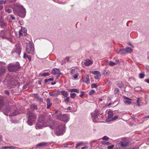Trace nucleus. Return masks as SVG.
<instances>
[{
  "label": "nucleus",
  "mask_w": 149,
  "mask_h": 149,
  "mask_svg": "<svg viewBox=\"0 0 149 149\" xmlns=\"http://www.w3.org/2000/svg\"><path fill=\"white\" fill-rule=\"evenodd\" d=\"M71 145V144H69L65 143V144H63V146L64 147L68 148V146H70Z\"/></svg>",
  "instance_id": "49530a36"
},
{
  "label": "nucleus",
  "mask_w": 149,
  "mask_h": 149,
  "mask_svg": "<svg viewBox=\"0 0 149 149\" xmlns=\"http://www.w3.org/2000/svg\"><path fill=\"white\" fill-rule=\"evenodd\" d=\"M66 98L64 99V101L65 102H69V97H66Z\"/></svg>",
  "instance_id": "37998d69"
},
{
  "label": "nucleus",
  "mask_w": 149,
  "mask_h": 149,
  "mask_svg": "<svg viewBox=\"0 0 149 149\" xmlns=\"http://www.w3.org/2000/svg\"><path fill=\"white\" fill-rule=\"evenodd\" d=\"M70 58L69 57H67L65 58V60L67 61H68L69 60Z\"/></svg>",
  "instance_id": "69168bd1"
},
{
  "label": "nucleus",
  "mask_w": 149,
  "mask_h": 149,
  "mask_svg": "<svg viewBox=\"0 0 149 149\" xmlns=\"http://www.w3.org/2000/svg\"><path fill=\"white\" fill-rule=\"evenodd\" d=\"M65 125L59 124L54 130L55 134L58 136L62 135L65 132Z\"/></svg>",
  "instance_id": "f03ea898"
},
{
  "label": "nucleus",
  "mask_w": 149,
  "mask_h": 149,
  "mask_svg": "<svg viewBox=\"0 0 149 149\" xmlns=\"http://www.w3.org/2000/svg\"><path fill=\"white\" fill-rule=\"evenodd\" d=\"M61 91H59L58 90H57L56 91V94H57V96L59 94H61Z\"/></svg>",
  "instance_id": "bf43d9fd"
},
{
  "label": "nucleus",
  "mask_w": 149,
  "mask_h": 149,
  "mask_svg": "<svg viewBox=\"0 0 149 149\" xmlns=\"http://www.w3.org/2000/svg\"><path fill=\"white\" fill-rule=\"evenodd\" d=\"M139 98H138L137 100V101L136 102L138 106H140V104L139 103Z\"/></svg>",
  "instance_id": "4d7b16f0"
},
{
  "label": "nucleus",
  "mask_w": 149,
  "mask_h": 149,
  "mask_svg": "<svg viewBox=\"0 0 149 149\" xmlns=\"http://www.w3.org/2000/svg\"><path fill=\"white\" fill-rule=\"evenodd\" d=\"M7 68L9 71L16 72L20 69V64L18 62L10 63L8 65Z\"/></svg>",
  "instance_id": "f257e3e1"
},
{
  "label": "nucleus",
  "mask_w": 149,
  "mask_h": 149,
  "mask_svg": "<svg viewBox=\"0 0 149 149\" xmlns=\"http://www.w3.org/2000/svg\"><path fill=\"white\" fill-rule=\"evenodd\" d=\"M3 149H15V147L13 146H4L3 147Z\"/></svg>",
  "instance_id": "72a5a7b5"
},
{
  "label": "nucleus",
  "mask_w": 149,
  "mask_h": 149,
  "mask_svg": "<svg viewBox=\"0 0 149 149\" xmlns=\"http://www.w3.org/2000/svg\"><path fill=\"white\" fill-rule=\"evenodd\" d=\"M74 71H75L74 69H72L71 70V74H73L74 73Z\"/></svg>",
  "instance_id": "052dcab7"
},
{
  "label": "nucleus",
  "mask_w": 149,
  "mask_h": 149,
  "mask_svg": "<svg viewBox=\"0 0 149 149\" xmlns=\"http://www.w3.org/2000/svg\"><path fill=\"white\" fill-rule=\"evenodd\" d=\"M76 95V94L74 93H71L70 94V97L72 98H74Z\"/></svg>",
  "instance_id": "c9c22d12"
},
{
  "label": "nucleus",
  "mask_w": 149,
  "mask_h": 149,
  "mask_svg": "<svg viewBox=\"0 0 149 149\" xmlns=\"http://www.w3.org/2000/svg\"><path fill=\"white\" fill-rule=\"evenodd\" d=\"M117 85L119 88H122L123 86V84L121 81H119L118 82Z\"/></svg>",
  "instance_id": "c85d7f7f"
},
{
  "label": "nucleus",
  "mask_w": 149,
  "mask_h": 149,
  "mask_svg": "<svg viewBox=\"0 0 149 149\" xmlns=\"http://www.w3.org/2000/svg\"><path fill=\"white\" fill-rule=\"evenodd\" d=\"M145 81L149 84V79H145Z\"/></svg>",
  "instance_id": "774afa93"
},
{
  "label": "nucleus",
  "mask_w": 149,
  "mask_h": 149,
  "mask_svg": "<svg viewBox=\"0 0 149 149\" xmlns=\"http://www.w3.org/2000/svg\"><path fill=\"white\" fill-rule=\"evenodd\" d=\"M109 139V138L106 136H104L102 138V139L103 140L107 141Z\"/></svg>",
  "instance_id": "79ce46f5"
},
{
  "label": "nucleus",
  "mask_w": 149,
  "mask_h": 149,
  "mask_svg": "<svg viewBox=\"0 0 149 149\" xmlns=\"http://www.w3.org/2000/svg\"><path fill=\"white\" fill-rule=\"evenodd\" d=\"M51 73L54 75L56 74L61 75V73L60 72V70L57 68H53L52 69Z\"/></svg>",
  "instance_id": "f8f14e48"
},
{
  "label": "nucleus",
  "mask_w": 149,
  "mask_h": 149,
  "mask_svg": "<svg viewBox=\"0 0 149 149\" xmlns=\"http://www.w3.org/2000/svg\"><path fill=\"white\" fill-rule=\"evenodd\" d=\"M117 52L118 54H120L121 55L126 54L125 49H120Z\"/></svg>",
  "instance_id": "4be33fe9"
},
{
  "label": "nucleus",
  "mask_w": 149,
  "mask_h": 149,
  "mask_svg": "<svg viewBox=\"0 0 149 149\" xmlns=\"http://www.w3.org/2000/svg\"><path fill=\"white\" fill-rule=\"evenodd\" d=\"M109 64L110 65L113 66L114 65L116 64V63L113 62L111 61H110L109 63Z\"/></svg>",
  "instance_id": "ea45409f"
},
{
  "label": "nucleus",
  "mask_w": 149,
  "mask_h": 149,
  "mask_svg": "<svg viewBox=\"0 0 149 149\" xmlns=\"http://www.w3.org/2000/svg\"><path fill=\"white\" fill-rule=\"evenodd\" d=\"M57 119L65 123H67L70 120V116L67 114H60L57 115Z\"/></svg>",
  "instance_id": "20e7f679"
},
{
  "label": "nucleus",
  "mask_w": 149,
  "mask_h": 149,
  "mask_svg": "<svg viewBox=\"0 0 149 149\" xmlns=\"http://www.w3.org/2000/svg\"><path fill=\"white\" fill-rule=\"evenodd\" d=\"M19 8L20 10L19 12L18 13V15L22 17H24L26 15V13L25 9L22 6H19Z\"/></svg>",
  "instance_id": "0eeeda50"
},
{
  "label": "nucleus",
  "mask_w": 149,
  "mask_h": 149,
  "mask_svg": "<svg viewBox=\"0 0 149 149\" xmlns=\"http://www.w3.org/2000/svg\"><path fill=\"white\" fill-rule=\"evenodd\" d=\"M37 99L40 102H42L43 101V99L39 97Z\"/></svg>",
  "instance_id": "6e6d98bb"
},
{
  "label": "nucleus",
  "mask_w": 149,
  "mask_h": 149,
  "mask_svg": "<svg viewBox=\"0 0 149 149\" xmlns=\"http://www.w3.org/2000/svg\"><path fill=\"white\" fill-rule=\"evenodd\" d=\"M19 113V112L17 110L15 109L14 111L13 112L12 115L14 116H16Z\"/></svg>",
  "instance_id": "c756f323"
},
{
  "label": "nucleus",
  "mask_w": 149,
  "mask_h": 149,
  "mask_svg": "<svg viewBox=\"0 0 149 149\" xmlns=\"http://www.w3.org/2000/svg\"><path fill=\"white\" fill-rule=\"evenodd\" d=\"M6 2V1H4L3 0H0V5H1L2 4H5Z\"/></svg>",
  "instance_id": "09e8293b"
},
{
  "label": "nucleus",
  "mask_w": 149,
  "mask_h": 149,
  "mask_svg": "<svg viewBox=\"0 0 149 149\" xmlns=\"http://www.w3.org/2000/svg\"><path fill=\"white\" fill-rule=\"evenodd\" d=\"M111 143L109 142H106L103 141L102 142V144L103 145H109L111 144Z\"/></svg>",
  "instance_id": "4c0bfd02"
},
{
  "label": "nucleus",
  "mask_w": 149,
  "mask_h": 149,
  "mask_svg": "<svg viewBox=\"0 0 149 149\" xmlns=\"http://www.w3.org/2000/svg\"><path fill=\"white\" fill-rule=\"evenodd\" d=\"M61 94L65 97H67L68 95V92L64 91H61Z\"/></svg>",
  "instance_id": "b1692460"
},
{
  "label": "nucleus",
  "mask_w": 149,
  "mask_h": 149,
  "mask_svg": "<svg viewBox=\"0 0 149 149\" xmlns=\"http://www.w3.org/2000/svg\"><path fill=\"white\" fill-rule=\"evenodd\" d=\"M112 98V97H109L107 98V100L108 102L110 101Z\"/></svg>",
  "instance_id": "680f3d73"
},
{
  "label": "nucleus",
  "mask_w": 149,
  "mask_h": 149,
  "mask_svg": "<svg viewBox=\"0 0 149 149\" xmlns=\"http://www.w3.org/2000/svg\"><path fill=\"white\" fill-rule=\"evenodd\" d=\"M50 75V74L48 72H45L41 74H40V76L41 77L44 76L46 77L47 76H49Z\"/></svg>",
  "instance_id": "7c9ffc66"
},
{
  "label": "nucleus",
  "mask_w": 149,
  "mask_h": 149,
  "mask_svg": "<svg viewBox=\"0 0 149 149\" xmlns=\"http://www.w3.org/2000/svg\"><path fill=\"white\" fill-rule=\"evenodd\" d=\"M12 109L11 107L9 105H6V107L5 111L6 113H8Z\"/></svg>",
  "instance_id": "6ab92c4d"
},
{
  "label": "nucleus",
  "mask_w": 149,
  "mask_h": 149,
  "mask_svg": "<svg viewBox=\"0 0 149 149\" xmlns=\"http://www.w3.org/2000/svg\"><path fill=\"white\" fill-rule=\"evenodd\" d=\"M6 31H1L0 32V37L2 39H6L8 38L6 37Z\"/></svg>",
  "instance_id": "ddd939ff"
},
{
  "label": "nucleus",
  "mask_w": 149,
  "mask_h": 149,
  "mask_svg": "<svg viewBox=\"0 0 149 149\" xmlns=\"http://www.w3.org/2000/svg\"><path fill=\"white\" fill-rule=\"evenodd\" d=\"M47 143L46 142H41L38 144L36 146L37 147L43 146H46Z\"/></svg>",
  "instance_id": "393cba45"
},
{
  "label": "nucleus",
  "mask_w": 149,
  "mask_h": 149,
  "mask_svg": "<svg viewBox=\"0 0 149 149\" xmlns=\"http://www.w3.org/2000/svg\"><path fill=\"white\" fill-rule=\"evenodd\" d=\"M54 80V79L53 78H51L48 79H45V83H47L48 81H53Z\"/></svg>",
  "instance_id": "e433bc0d"
},
{
  "label": "nucleus",
  "mask_w": 149,
  "mask_h": 149,
  "mask_svg": "<svg viewBox=\"0 0 149 149\" xmlns=\"http://www.w3.org/2000/svg\"><path fill=\"white\" fill-rule=\"evenodd\" d=\"M119 90L118 88H115L114 91V95L116 94L117 93H119Z\"/></svg>",
  "instance_id": "f704fd0d"
},
{
  "label": "nucleus",
  "mask_w": 149,
  "mask_h": 149,
  "mask_svg": "<svg viewBox=\"0 0 149 149\" xmlns=\"http://www.w3.org/2000/svg\"><path fill=\"white\" fill-rule=\"evenodd\" d=\"M84 144V143L83 142H81L78 143L77 144L75 148H77V147H79L81 145H82Z\"/></svg>",
  "instance_id": "2f4dec72"
},
{
  "label": "nucleus",
  "mask_w": 149,
  "mask_h": 149,
  "mask_svg": "<svg viewBox=\"0 0 149 149\" xmlns=\"http://www.w3.org/2000/svg\"><path fill=\"white\" fill-rule=\"evenodd\" d=\"M7 24L6 22L3 21L2 19H0V25L1 27L2 28L6 26Z\"/></svg>",
  "instance_id": "aec40b11"
},
{
  "label": "nucleus",
  "mask_w": 149,
  "mask_h": 149,
  "mask_svg": "<svg viewBox=\"0 0 149 149\" xmlns=\"http://www.w3.org/2000/svg\"><path fill=\"white\" fill-rule=\"evenodd\" d=\"M49 95L51 96H57V94H56V93H49Z\"/></svg>",
  "instance_id": "864d4df0"
},
{
  "label": "nucleus",
  "mask_w": 149,
  "mask_h": 149,
  "mask_svg": "<svg viewBox=\"0 0 149 149\" xmlns=\"http://www.w3.org/2000/svg\"><path fill=\"white\" fill-rule=\"evenodd\" d=\"M97 87V85L96 84H91V87L92 88H96Z\"/></svg>",
  "instance_id": "de8ad7c7"
},
{
  "label": "nucleus",
  "mask_w": 149,
  "mask_h": 149,
  "mask_svg": "<svg viewBox=\"0 0 149 149\" xmlns=\"http://www.w3.org/2000/svg\"><path fill=\"white\" fill-rule=\"evenodd\" d=\"M43 122L41 120H39L38 123L36 124V128L37 130L41 129L43 126Z\"/></svg>",
  "instance_id": "1a4fd4ad"
},
{
  "label": "nucleus",
  "mask_w": 149,
  "mask_h": 149,
  "mask_svg": "<svg viewBox=\"0 0 149 149\" xmlns=\"http://www.w3.org/2000/svg\"><path fill=\"white\" fill-rule=\"evenodd\" d=\"M4 105L3 100L2 98H0V107H2Z\"/></svg>",
  "instance_id": "473e14b6"
},
{
  "label": "nucleus",
  "mask_w": 149,
  "mask_h": 149,
  "mask_svg": "<svg viewBox=\"0 0 149 149\" xmlns=\"http://www.w3.org/2000/svg\"><path fill=\"white\" fill-rule=\"evenodd\" d=\"M99 113V111L98 110L95 111L93 113H91V115L93 118V120L94 122H95L94 120H98L99 119L98 115Z\"/></svg>",
  "instance_id": "6e6552de"
},
{
  "label": "nucleus",
  "mask_w": 149,
  "mask_h": 149,
  "mask_svg": "<svg viewBox=\"0 0 149 149\" xmlns=\"http://www.w3.org/2000/svg\"><path fill=\"white\" fill-rule=\"evenodd\" d=\"M118 115L114 117H113L112 119L111 120H109V121H113V120L118 119Z\"/></svg>",
  "instance_id": "58836bf2"
},
{
  "label": "nucleus",
  "mask_w": 149,
  "mask_h": 149,
  "mask_svg": "<svg viewBox=\"0 0 149 149\" xmlns=\"http://www.w3.org/2000/svg\"><path fill=\"white\" fill-rule=\"evenodd\" d=\"M93 61L92 60H85V62L84 63V64L86 66H88L91 64H92Z\"/></svg>",
  "instance_id": "f3484780"
},
{
  "label": "nucleus",
  "mask_w": 149,
  "mask_h": 149,
  "mask_svg": "<svg viewBox=\"0 0 149 149\" xmlns=\"http://www.w3.org/2000/svg\"><path fill=\"white\" fill-rule=\"evenodd\" d=\"M27 115H28L27 123L29 125L31 126L36 120V115L31 111H29Z\"/></svg>",
  "instance_id": "7ed1b4c3"
},
{
  "label": "nucleus",
  "mask_w": 149,
  "mask_h": 149,
  "mask_svg": "<svg viewBox=\"0 0 149 149\" xmlns=\"http://www.w3.org/2000/svg\"><path fill=\"white\" fill-rule=\"evenodd\" d=\"M91 73L93 74H94L95 75H98L99 76L101 75V74L100 72L98 71H92L91 72Z\"/></svg>",
  "instance_id": "a878e982"
},
{
  "label": "nucleus",
  "mask_w": 149,
  "mask_h": 149,
  "mask_svg": "<svg viewBox=\"0 0 149 149\" xmlns=\"http://www.w3.org/2000/svg\"><path fill=\"white\" fill-rule=\"evenodd\" d=\"M108 118L106 120V121L107 122H109L111 121L109 120H111L113 118V111L112 110H109V111L108 113Z\"/></svg>",
  "instance_id": "9d476101"
},
{
  "label": "nucleus",
  "mask_w": 149,
  "mask_h": 149,
  "mask_svg": "<svg viewBox=\"0 0 149 149\" xmlns=\"http://www.w3.org/2000/svg\"><path fill=\"white\" fill-rule=\"evenodd\" d=\"M21 48L20 46L18 45L17 46L16 49H15L14 52L17 53L18 55H19L21 53Z\"/></svg>",
  "instance_id": "dca6fc26"
},
{
  "label": "nucleus",
  "mask_w": 149,
  "mask_h": 149,
  "mask_svg": "<svg viewBox=\"0 0 149 149\" xmlns=\"http://www.w3.org/2000/svg\"><path fill=\"white\" fill-rule=\"evenodd\" d=\"M114 145H112L111 146H108L107 147V149H112L114 147Z\"/></svg>",
  "instance_id": "3c124183"
},
{
  "label": "nucleus",
  "mask_w": 149,
  "mask_h": 149,
  "mask_svg": "<svg viewBox=\"0 0 149 149\" xmlns=\"http://www.w3.org/2000/svg\"><path fill=\"white\" fill-rule=\"evenodd\" d=\"M83 81L87 84L90 83V80L89 76L87 75H85L83 79Z\"/></svg>",
  "instance_id": "2eb2a0df"
},
{
  "label": "nucleus",
  "mask_w": 149,
  "mask_h": 149,
  "mask_svg": "<svg viewBox=\"0 0 149 149\" xmlns=\"http://www.w3.org/2000/svg\"><path fill=\"white\" fill-rule=\"evenodd\" d=\"M52 116L51 115H49L48 116V120H49V121H50L51 120V119L52 118Z\"/></svg>",
  "instance_id": "13d9d810"
},
{
  "label": "nucleus",
  "mask_w": 149,
  "mask_h": 149,
  "mask_svg": "<svg viewBox=\"0 0 149 149\" xmlns=\"http://www.w3.org/2000/svg\"><path fill=\"white\" fill-rule=\"evenodd\" d=\"M84 94V92H81V94L79 95L80 96H83Z\"/></svg>",
  "instance_id": "338daca9"
},
{
  "label": "nucleus",
  "mask_w": 149,
  "mask_h": 149,
  "mask_svg": "<svg viewBox=\"0 0 149 149\" xmlns=\"http://www.w3.org/2000/svg\"><path fill=\"white\" fill-rule=\"evenodd\" d=\"M130 142L128 140H123L122 141H120L118 143V147L121 148H125L127 147L129 144Z\"/></svg>",
  "instance_id": "423d86ee"
},
{
  "label": "nucleus",
  "mask_w": 149,
  "mask_h": 149,
  "mask_svg": "<svg viewBox=\"0 0 149 149\" xmlns=\"http://www.w3.org/2000/svg\"><path fill=\"white\" fill-rule=\"evenodd\" d=\"M126 53H130L132 51V50L131 48L129 47H127L125 49Z\"/></svg>",
  "instance_id": "cd10ccee"
},
{
  "label": "nucleus",
  "mask_w": 149,
  "mask_h": 149,
  "mask_svg": "<svg viewBox=\"0 0 149 149\" xmlns=\"http://www.w3.org/2000/svg\"><path fill=\"white\" fill-rule=\"evenodd\" d=\"M145 75L143 73H140L139 74V78L141 79L143 78L144 77Z\"/></svg>",
  "instance_id": "c03bdc74"
},
{
  "label": "nucleus",
  "mask_w": 149,
  "mask_h": 149,
  "mask_svg": "<svg viewBox=\"0 0 149 149\" xmlns=\"http://www.w3.org/2000/svg\"><path fill=\"white\" fill-rule=\"evenodd\" d=\"M6 12H7L8 13H10L11 12V10L10 9L7 8L5 10Z\"/></svg>",
  "instance_id": "a18cd8bd"
},
{
  "label": "nucleus",
  "mask_w": 149,
  "mask_h": 149,
  "mask_svg": "<svg viewBox=\"0 0 149 149\" xmlns=\"http://www.w3.org/2000/svg\"><path fill=\"white\" fill-rule=\"evenodd\" d=\"M47 102V109H49L52 105V103L50 102V99L49 98L47 99L46 100Z\"/></svg>",
  "instance_id": "a211bd4d"
},
{
  "label": "nucleus",
  "mask_w": 149,
  "mask_h": 149,
  "mask_svg": "<svg viewBox=\"0 0 149 149\" xmlns=\"http://www.w3.org/2000/svg\"><path fill=\"white\" fill-rule=\"evenodd\" d=\"M79 75V74L78 73L76 74H74V75H73V77H74V79H77Z\"/></svg>",
  "instance_id": "a19ab883"
},
{
  "label": "nucleus",
  "mask_w": 149,
  "mask_h": 149,
  "mask_svg": "<svg viewBox=\"0 0 149 149\" xmlns=\"http://www.w3.org/2000/svg\"><path fill=\"white\" fill-rule=\"evenodd\" d=\"M26 48V52L27 54H34V47L30 43H27Z\"/></svg>",
  "instance_id": "39448f33"
},
{
  "label": "nucleus",
  "mask_w": 149,
  "mask_h": 149,
  "mask_svg": "<svg viewBox=\"0 0 149 149\" xmlns=\"http://www.w3.org/2000/svg\"><path fill=\"white\" fill-rule=\"evenodd\" d=\"M69 91H70L71 92H75L76 93H78L79 92V90L78 89H70L68 90Z\"/></svg>",
  "instance_id": "bb28decb"
},
{
  "label": "nucleus",
  "mask_w": 149,
  "mask_h": 149,
  "mask_svg": "<svg viewBox=\"0 0 149 149\" xmlns=\"http://www.w3.org/2000/svg\"><path fill=\"white\" fill-rule=\"evenodd\" d=\"M95 93V91L94 90H91L89 92V95H91Z\"/></svg>",
  "instance_id": "5fc2aeb1"
},
{
  "label": "nucleus",
  "mask_w": 149,
  "mask_h": 149,
  "mask_svg": "<svg viewBox=\"0 0 149 149\" xmlns=\"http://www.w3.org/2000/svg\"><path fill=\"white\" fill-rule=\"evenodd\" d=\"M5 94L8 95H10V93L9 91L8 90H7L5 91Z\"/></svg>",
  "instance_id": "603ef678"
},
{
  "label": "nucleus",
  "mask_w": 149,
  "mask_h": 149,
  "mask_svg": "<svg viewBox=\"0 0 149 149\" xmlns=\"http://www.w3.org/2000/svg\"><path fill=\"white\" fill-rule=\"evenodd\" d=\"M123 98L125 100V101H124L125 103L127 104H130L132 103V102L131 101L132 100V99H130L125 96H123Z\"/></svg>",
  "instance_id": "4468645a"
},
{
  "label": "nucleus",
  "mask_w": 149,
  "mask_h": 149,
  "mask_svg": "<svg viewBox=\"0 0 149 149\" xmlns=\"http://www.w3.org/2000/svg\"><path fill=\"white\" fill-rule=\"evenodd\" d=\"M59 124L55 122L54 120H53L52 121V123L49 125V127L52 129H56Z\"/></svg>",
  "instance_id": "9b49d317"
},
{
  "label": "nucleus",
  "mask_w": 149,
  "mask_h": 149,
  "mask_svg": "<svg viewBox=\"0 0 149 149\" xmlns=\"http://www.w3.org/2000/svg\"><path fill=\"white\" fill-rule=\"evenodd\" d=\"M23 58H27L28 59L29 61H30L31 60V56L29 55H27L25 53H24Z\"/></svg>",
  "instance_id": "412c9836"
},
{
  "label": "nucleus",
  "mask_w": 149,
  "mask_h": 149,
  "mask_svg": "<svg viewBox=\"0 0 149 149\" xmlns=\"http://www.w3.org/2000/svg\"><path fill=\"white\" fill-rule=\"evenodd\" d=\"M34 97H35L37 99L38 98V97H39V96L37 94H35L34 95Z\"/></svg>",
  "instance_id": "0e129e2a"
},
{
  "label": "nucleus",
  "mask_w": 149,
  "mask_h": 149,
  "mask_svg": "<svg viewBox=\"0 0 149 149\" xmlns=\"http://www.w3.org/2000/svg\"><path fill=\"white\" fill-rule=\"evenodd\" d=\"M101 75L99 76L98 75H97L94 77V78L96 79H99L100 77H101Z\"/></svg>",
  "instance_id": "8fccbe9b"
},
{
  "label": "nucleus",
  "mask_w": 149,
  "mask_h": 149,
  "mask_svg": "<svg viewBox=\"0 0 149 149\" xmlns=\"http://www.w3.org/2000/svg\"><path fill=\"white\" fill-rule=\"evenodd\" d=\"M30 108L32 109L37 110L38 109V107L37 105L33 104L30 105Z\"/></svg>",
  "instance_id": "5701e85b"
},
{
  "label": "nucleus",
  "mask_w": 149,
  "mask_h": 149,
  "mask_svg": "<svg viewBox=\"0 0 149 149\" xmlns=\"http://www.w3.org/2000/svg\"><path fill=\"white\" fill-rule=\"evenodd\" d=\"M143 119H147V118H149V115H148L146 116H145L143 117Z\"/></svg>",
  "instance_id": "e2e57ef3"
}]
</instances>
